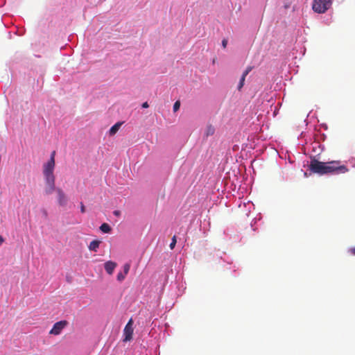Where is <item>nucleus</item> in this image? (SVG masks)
Returning a JSON list of instances; mask_svg holds the SVG:
<instances>
[{
	"label": "nucleus",
	"mask_w": 355,
	"mask_h": 355,
	"mask_svg": "<svg viewBox=\"0 0 355 355\" xmlns=\"http://www.w3.org/2000/svg\"><path fill=\"white\" fill-rule=\"evenodd\" d=\"M309 168L312 173L319 175L343 174L349 171L347 166L343 164L340 160L324 162L315 158L311 159Z\"/></svg>",
	"instance_id": "f257e3e1"
},
{
	"label": "nucleus",
	"mask_w": 355,
	"mask_h": 355,
	"mask_svg": "<svg viewBox=\"0 0 355 355\" xmlns=\"http://www.w3.org/2000/svg\"><path fill=\"white\" fill-rule=\"evenodd\" d=\"M333 0H313V10L318 14L326 12L332 6Z\"/></svg>",
	"instance_id": "f03ea898"
},
{
	"label": "nucleus",
	"mask_w": 355,
	"mask_h": 355,
	"mask_svg": "<svg viewBox=\"0 0 355 355\" xmlns=\"http://www.w3.org/2000/svg\"><path fill=\"white\" fill-rule=\"evenodd\" d=\"M55 168V162L48 161L43 166V174L44 178H55L53 171Z\"/></svg>",
	"instance_id": "7ed1b4c3"
},
{
	"label": "nucleus",
	"mask_w": 355,
	"mask_h": 355,
	"mask_svg": "<svg viewBox=\"0 0 355 355\" xmlns=\"http://www.w3.org/2000/svg\"><path fill=\"white\" fill-rule=\"evenodd\" d=\"M67 324L68 322L67 320L57 322L53 324V328L49 331V334L55 336L59 335Z\"/></svg>",
	"instance_id": "20e7f679"
},
{
	"label": "nucleus",
	"mask_w": 355,
	"mask_h": 355,
	"mask_svg": "<svg viewBox=\"0 0 355 355\" xmlns=\"http://www.w3.org/2000/svg\"><path fill=\"white\" fill-rule=\"evenodd\" d=\"M132 320L130 319L123 329L124 339L123 341H130L132 338L133 328H132Z\"/></svg>",
	"instance_id": "39448f33"
},
{
	"label": "nucleus",
	"mask_w": 355,
	"mask_h": 355,
	"mask_svg": "<svg viewBox=\"0 0 355 355\" xmlns=\"http://www.w3.org/2000/svg\"><path fill=\"white\" fill-rule=\"evenodd\" d=\"M45 193L46 195H50L54 191H56V188L55 187V178H45Z\"/></svg>",
	"instance_id": "423d86ee"
},
{
	"label": "nucleus",
	"mask_w": 355,
	"mask_h": 355,
	"mask_svg": "<svg viewBox=\"0 0 355 355\" xmlns=\"http://www.w3.org/2000/svg\"><path fill=\"white\" fill-rule=\"evenodd\" d=\"M56 192L58 196V203L60 206H64L67 204V197L64 191L60 188L56 189Z\"/></svg>",
	"instance_id": "0eeeda50"
},
{
	"label": "nucleus",
	"mask_w": 355,
	"mask_h": 355,
	"mask_svg": "<svg viewBox=\"0 0 355 355\" xmlns=\"http://www.w3.org/2000/svg\"><path fill=\"white\" fill-rule=\"evenodd\" d=\"M116 266L117 264L116 262H114L112 261H107V262L105 263L104 268L107 274L112 275Z\"/></svg>",
	"instance_id": "6e6552de"
},
{
	"label": "nucleus",
	"mask_w": 355,
	"mask_h": 355,
	"mask_svg": "<svg viewBox=\"0 0 355 355\" xmlns=\"http://www.w3.org/2000/svg\"><path fill=\"white\" fill-rule=\"evenodd\" d=\"M101 243V241L97 240H94L90 242L89 245V249L94 252H97L98 248H99V245Z\"/></svg>",
	"instance_id": "1a4fd4ad"
},
{
	"label": "nucleus",
	"mask_w": 355,
	"mask_h": 355,
	"mask_svg": "<svg viewBox=\"0 0 355 355\" xmlns=\"http://www.w3.org/2000/svg\"><path fill=\"white\" fill-rule=\"evenodd\" d=\"M122 123L118 122L115 123L112 128L110 129V135H114L117 132V131L119 130Z\"/></svg>",
	"instance_id": "9d476101"
},
{
	"label": "nucleus",
	"mask_w": 355,
	"mask_h": 355,
	"mask_svg": "<svg viewBox=\"0 0 355 355\" xmlns=\"http://www.w3.org/2000/svg\"><path fill=\"white\" fill-rule=\"evenodd\" d=\"M100 230L103 233H109L111 231V227H110V226L107 223H103L100 226Z\"/></svg>",
	"instance_id": "9b49d317"
},
{
	"label": "nucleus",
	"mask_w": 355,
	"mask_h": 355,
	"mask_svg": "<svg viewBox=\"0 0 355 355\" xmlns=\"http://www.w3.org/2000/svg\"><path fill=\"white\" fill-rule=\"evenodd\" d=\"M214 133V128L212 126H209L206 132V136L212 135Z\"/></svg>",
	"instance_id": "f8f14e48"
},
{
	"label": "nucleus",
	"mask_w": 355,
	"mask_h": 355,
	"mask_svg": "<svg viewBox=\"0 0 355 355\" xmlns=\"http://www.w3.org/2000/svg\"><path fill=\"white\" fill-rule=\"evenodd\" d=\"M245 78L244 76H241V79H240V81H239V85H238V89L239 90H241V88L243 87L244 85V83H245Z\"/></svg>",
	"instance_id": "ddd939ff"
},
{
	"label": "nucleus",
	"mask_w": 355,
	"mask_h": 355,
	"mask_svg": "<svg viewBox=\"0 0 355 355\" xmlns=\"http://www.w3.org/2000/svg\"><path fill=\"white\" fill-rule=\"evenodd\" d=\"M176 243H177L176 236H173L171 239V243H170V245H169L170 248L171 250H173L175 248Z\"/></svg>",
	"instance_id": "4468645a"
},
{
	"label": "nucleus",
	"mask_w": 355,
	"mask_h": 355,
	"mask_svg": "<svg viewBox=\"0 0 355 355\" xmlns=\"http://www.w3.org/2000/svg\"><path fill=\"white\" fill-rule=\"evenodd\" d=\"M252 67L249 66L246 68V69L243 71L242 76L245 78L247 76V75L252 71Z\"/></svg>",
	"instance_id": "2eb2a0df"
},
{
	"label": "nucleus",
	"mask_w": 355,
	"mask_h": 355,
	"mask_svg": "<svg viewBox=\"0 0 355 355\" xmlns=\"http://www.w3.org/2000/svg\"><path fill=\"white\" fill-rule=\"evenodd\" d=\"M180 102L179 101H177L176 102H175L174 105H173V112H177L179 109H180Z\"/></svg>",
	"instance_id": "dca6fc26"
},
{
	"label": "nucleus",
	"mask_w": 355,
	"mask_h": 355,
	"mask_svg": "<svg viewBox=\"0 0 355 355\" xmlns=\"http://www.w3.org/2000/svg\"><path fill=\"white\" fill-rule=\"evenodd\" d=\"M125 275H125V273L119 272L117 275V280L119 282H122L125 279Z\"/></svg>",
	"instance_id": "f3484780"
},
{
	"label": "nucleus",
	"mask_w": 355,
	"mask_h": 355,
	"mask_svg": "<svg viewBox=\"0 0 355 355\" xmlns=\"http://www.w3.org/2000/svg\"><path fill=\"white\" fill-rule=\"evenodd\" d=\"M130 268V266L129 263H125L123 266V270H124L125 275H127L128 273Z\"/></svg>",
	"instance_id": "a211bd4d"
},
{
	"label": "nucleus",
	"mask_w": 355,
	"mask_h": 355,
	"mask_svg": "<svg viewBox=\"0 0 355 355\" xmlns=\"http://www.w3.org/2000/svg\"><path fill=\"white\" fill-rule=\"evenodd\" d=\"M55 151H53L51 154V157L49 161L53 160V162H55Z\"/></svg>",
	"instance_id": "6ab92c4d"
},
{
	"label": "nucleus",
	"mask_w": 355,
	"mask_h": 355,
	"mask_svg": "<svg viewBox=\"0 0 355 355\" xmlns=\"http://www.w3.org/2000/svg\"><path fill=\"white\" fill-rule=\"evenodd\" d=\"M80 211L82 213H85V205H83V202L80 203Z\"/></svg>",
	"instance_id": "aec40b11"
},
{
	"label": "nucleus",
	"mask_w": 355,
	"mask_h": 355,
	"mask_svg": "<svg viewBox=\"0 0 355 355\" xmlns=\"http://www.w3.org/2000/svg\"><path fill=\"white\" fill-rule=\"evenodd\" d=\"M227 44V40L226 39L223 40L222 41V46L223 48H226Z\"/></svg>",
	"instance_id": "412c9836"
},
{
	"label": "nucleus",
	"mask_w": 355,
	"mask_h": 355,
	"mask_svg": "<svg viewBox=\"0 0 355 355\" xmlns=\"http://www.w3.org/2000/svg\"><path fill=\"white\" fill-rule=\"evenodd\" d=\"M148 106H149V105H148V102H144V103L142 104V107H144V108H147V107H148Z\"/></svg>",
	"instance_id": "4be33fe9"
},
{
	"label": "nucleus",
	"mask_w": 355,
	"mask_h": 355,
	"mask_svg": "<svg viewBox=\"0 0 355 355\" xmlns=\"http://www.w3.org/2000/svg\"><path fill=\"white\" fill-rule=\"evenodd\" d=\"M3 242H4V239L3 238L2 236H0V246L3 244Z\"/></svg>",
	"instance_id": "5701e85b"
},
{
	"label": "nucleus",
	"mask_w": 355,
	"mask_h": 355,
	"mask_svg": "<svg viewBox=\"0 0 355 355\" xmlns=\"http://www.w3.org/2000/svg\"><path fill=\"white\" fill-rule=\"evenodd\" d=\"M114 214L116 216H119L120 215V211L119 210H116L114 211Z\"/></svg>",
	"instance_id": "b1692460"
},
{
	"label": "nucleus",
	"mask_w": 355,
	"mask_h": 355,
	"mask_svg": "<svg viewBox=\"0 0 355 355\" xmlns=\"http://www.w3.org/2000/svg\"><path fill=\"white\" fill-rule=\"evenodd\" d=\"M351 251H352V253L354 255H355V248H352V249L351 250Z\"/></svg>",
	"instance_id": "393cba45"
}]
</instances>
